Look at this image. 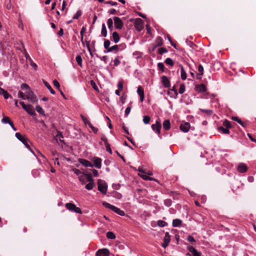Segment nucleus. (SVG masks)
<instances>
[{
	"label": "nucleus",
	"mask_w": 256,
	"mask_h": 256,
	"mask_svg": "<svg viewBox=\"0 0 256 256\" xmlns=\"http://www.w3.org/2000/svg\"><path fill=\"white\" fill-rule=\"evenodd\" d=\"M57 34L59 36H62L64 34V30L62 28H60V30L57 32Z\"/></svg>",
	"instance_id": "obj_64"
},
{
	"label": "nucleus",
	"mask_w": 256,
	"mask_h": 256,
	"mask_svg": "<svg viewBox=\"0 0 256 256\" xmlns=\"http://www.w3.org/2000/svg\"><path fill=\"white\" fill-rule=\"evenodd\" d=\"M2 122L4 123H8L9 124H10V122H12L10 120V118L8 116H4L3 118L2 119Z\"/></svg>",
	"instance_id": "obj_38"
},
{
	"label": "nucleus",
	"mask_w": 256,
	"mask_h": 256,
	"mask_svg": "<svg viewBox=\"0 0 256 256\" xmlns=\"http://www.w3.org/2000/svg\"><path fill=\"white\" fill-rule=\"evenodd\" d=\"M118 90H122L123 88V84L121 82H119L118 84Z\"/></svg>",
	"instance_id": "obj_63"
},
{
	"label": "nucleus",
	"mask_w": 256,
	"mask_h": 256,
	"mask_svg": "<svg viewBox=\"0 0 256 256\" xmlns=\"http://www.w3.org/2000/svg\"><path fill=\"white\" fill-rule=\"evenodd\" d=\"M21 88L24 90H26V92L30 90L29 86L26 84H22L21 85Z\"/></svg>",
	"instance_id": "obj_44"
},
{
	"label": "nucleus",
	"mask_w": 256,
	"mask_h": 256,
	"mask_svg": "<svg viewBox=\"0 0 256 256\" xmlns=\"http://www.w3.org/2000/svg\"><path fill=\"white\" fill-rule=\"evenodd\" d=\"M102 159L98 157H94L92 158V162H93L94 166L97 168H100L102 167Z\"/></svg>",
	"instance_id": "obj_8"
},
{
	"label": "nucleus",
	"mask_w": 256,
	"mask_h": 256,
	"mask_svg": "<svg viewBox=\"0 0 256 256\" xmlns=\"http://www.w3.org/2000/svg\"><path fill=\"white\" fill-rule=\"evenodd\" d=\"M196 90L198 92H205L206 90V88L204 84H200L196 86Z\"/></svg>",
	"instance_id": "obj_22"
},
{
	"label": "nucleus",
	"mask_w": 256,
	"mask_h": 256,
	"mask_svg": "<svg viewBox=\"0 0 256 256\" xmlns=\"http://www.w3.org/2000/svg\"><path fill=\"white\" fill-rule=\"evenodd\" d=\"M101 34L104 37H106L107 36V30L104 24H102Z\"/></svg>",
	"instance_id": "obj_30"
},
{
	"label": "nucleus",
	"mask_w": 256,
	"mask_h": 256,
	"mask_svg": "<svg viewBox=\"0 0 256 256\" xmlns=\"http://www.w3.org/2000/svg\"><path fill=\"white\" fill-rule=\"evenodd\" d=\"M187 240L190 242H195V240L192 236H188Z\"/></svg>",
	"instance_id": "obj_61"
},
{
	"label": "nucleus",
	"mask_w": 256,
	"mask_h": 256,
	"mask_svg": "<svg viewBox=\"0 0 256 256\" xmlns=\"http://www.w3.org/2000/svg\"><path fill=\"white\" fill-rule=\"evenodd\" d=\"M82 15V12L80 10H78L75 15L74 16V19H78Z\"/></svg>",
	"instance_id": "obj_53"
},
{
	"label": "nucleus",
	"mask_w": 256,
	"mask_h": 256,
	"mask_svg": "<svg viewBox=\"0 0 256 256\" xmlns=\"http://www.w3.org/2000/svg\"><path fill=\"white\" fill-rule=\"evenodd\" d=\"M88 125L95 134L97 133L98 129L94 127L90 122H88Z\"/></svg>",
	"instance_id": "obj_47"
},
{
	"label": "nucleus",
	"mask_w": 256,
	"mask_h": 256,
	"mask_svg": "<svg viewBox=\"0 0 256 256\" xmlns=\"http://www.w3.org/2000/svg\"><path fill=\"white\" fill-rule=\"evenodd\" d=\"M78 162L82 164V166H86V167H93L94 165L88 160L82 159V158H80L78 159Z\"/></svg>",
	"instance_id": "obj_12"
},
{
	"label": "nucleus",
	"mask_w": 256,
	"mask_h": 256,
	"mask_svg": "<svg viewBox=\"0 0 256 256\" xmlns=\"http://www.w3.org/2000/svg\"><path fill=\"white\" fill-rule=\"evenodd\" d=\"M96 256H108L109 250L106 248L99 250L96 252Z\"/></svg>",
	"instance_id": "obj_13"
},
{
	"label": "nucleus",
	"mask_w": 256,
	"mask_h": 256,
	"mask_svg": "<svg viewBox=\"0 0 256 256\" xmlns=\"http://www.w3.org/2000/svg\"><path fill=\"white\" fill-rule=\"evenodd\" d=\"M114 24L115 28L116 29L120 30L124 26V24L121 19L117 16H114Z\"/></svg>",
	"instance_id": "obj_7"
},
{
	"label": "nucleus",
	"mask_w": 256,
	"mask_h": 256,
	"mask_svg": "<svg viewBox=\"0 0 256 256\" xmlns=\"http://www.w3.org/2000/svg\"><path fill=\"white\" fill-rule=\"evenodd\" d=\"M161 124L160 120H157L155 124L152 125V128L154 131L156 132L158 134L160 133Z\"/></svg>",
	"instance_id": "obj_9"
},
{
	"label": "nucleus",
	"mask_w": 256,
	"mask_h": 256,
	"mask_svg": "<svg viewBox=\"0 0 256 256\" xmlns=\"http://www.w3.org/2000/svg\"><path fill=\"white\" fill-rule=\"evenodd\" d=\"M90 84H91L92 86V88L94 90H96V91L98 90V88L97 86L96 85V84L95 83V82L94 80L90 81Z\"/></svg>",
	"instance_id": "obj_49"
},
{
	"label": "nucleus",
	"mask_w": 256,
	"mask_h": 256,
	"mask_svg": "<svg viewBox=\"0 0 256 256\" xmlns=\"http://www.w3.org/2000/svg\"><path fill=\"white\" fill-rule=\"evenodd\" d=\"M15 136L18 140L21 141L30 150V146L28 144L30 141L28 138L22 136L20 132H16Z\"/></svg>",
	"instance_id": "obj_3"
},
{
	"label": "nucleus",
	"mask_w": 256,
	"mask_h": 256,
	"mask_svg": "<svg viewBox=\"0 0 256 256\" xmlns=\"http://www.w3.org/2000/svg\"><path fill=\"white\" fill-rule=\"evenodd\" d=\"M72 170L74 172V173L78 176V175L80 176V175L82 174V172H81L78 169L74 168Z\"/></svg>",
	"instance_id": "obj_56"
},
{
	"label": "nucleus",
	"mask_w": 256,
	"mask_h": 256,
	"mask_svg": "<svg viewBox=\"0 0 256 256\" xmlns=\"http://www.w3.org/2000/svg\"><path fill=\"white\" fill-rule=\"evenodd\" d=\"M112 210L121 216H124L125 215V212H124V211L121 210L120 209L118 208L115 206H114V208H113Z\"/></svg>",
	"instance_id": "obj_25"
},
{
	"label": "nucleus",
	"mask_w": 256,
	"mask_h": 256,
	"mask_svg": "<svg viewBox=\"0 0 256 256\" xmlns=\"http://www.w3.org/2000/svg\"><path fill=\"white\" fill-rule=\"evenodd\" d=\"M137 92L140 97V101L142 102L144 100V89L141 86L138 87Z\"/></svg>",
	"instance_id": "obj_16"
},
{
	"label": "nucleus",
	"mask_w": 256,
	"mask_h": 256,
	"mask_svg": "<svg viewBox=\"0 0 256 256\" xmlns=\"http://www.w3.org/2000/svg\"><path fill=\"white\" fill-rule=\"evenodd\" d=\"M150 118L149 116H145L143 118V122L145 124H149L150 122Z\"/></svg>",
	"instance_id": "obj_43"
},
{
	"label": "nucleus",
	"mask_w": 256,
	"mask_h": 256,
	"mask_svg": "<svg viewBox=\"0 0 256 256\" xmlns=\"http://www.w3.org/2000/svg\"><path fill=\"white\" fill-rule=\"evenodd\" d=\"M155 42L156 46H161L163 44L162 38L160 36H158L156 38Z\"/></svg>",
	"instance_id": "obj_29"
},
{
	"label": "nucleus",
	"mask_w": 256,
	"mask_h": 256,
	"mask_svg": "<svg viewBox=\"0 0 256 256\" xmlns=\"http://www.w3.org/2000/svg\"><path fill=\"white\" fill-rule=\"evenodd\" d=\"M52 126L54 129V130L52 132L54 140H56L59 145L62 146L63 144H64L65 143L64 142L62 133L57 130L54 124H52Z\"/></svg>",
	"instance_id": "obj_1"
},
{
	"label": "nucleus",
	"mask_w": 256,
	"mask_h": 256,
	"mask_svg": "<svg viewBox=\"0 0 256 256\" xmlns=\"http://www.w3.org/2000/svg\"><path fill=\"white\" fill-rule=\"evenodd\" d=\"M237 170L238 172L244 173L247 171L248 168L244 164L240 163L238 165Z\"/></svg>",
	"instance_id": "obj_18"
},
{
	"label": "nucleus",
	"mask_w": 256,
	"mask_h": 256,
	"mask_svg": "<svg viewBox=\"0 0 256 256\" xmlns=\"http://www.w3.org/2000/svg\"><path fill=\"white\" fill-rule=\"evenodd\" d=\"M66 208L71 212H74L76 213L81 214L82 213L80 208L76 207V206L70 202L66 203Z\"/></svg>",
	"instance_id": "obj_2"
},
{
	"label": "nucleus",
	"mask_w": 256,
	"mask_h": 256,
	"mask_svg": "<svg viewBox=\"0 0 256 256\" xmlns=\"http://www.w3.org/2000/svg\"><path fill=\"white\" fill-rule=\"evenodd\" d=\"M166 52H168V50L165 48H160L158 49V53L160 54H162Z\"/></svg>",
	"instance_id": "obj_50"
},
{
	"label": "nucleus",
	"mask_w": 256,
	"mask_h": 256,
	"mask_svg": "<svg viewBox=\"0 0 256 256\" xmlns=\"http://www.w3.org/2000/svg\"><path fill=\"white\" fill-rule=\"evenodd\" d=\"M158 68L162 71H164V65L163 64V63L162 62H159L158 64Z\"/></svg>",
	"instance_id": "obj_58"
},
{
	"label": "nucleus",
	"mask_w": 256,
	"mask_h": 256,
	"mask_svg": "<svg viewBox=\"0 0 256 256\" xmlns=\"http://www.w3.org/2000/svg\"><path fill=\"white\" fill-rule=\"evenodd\" d=\"M107 24L108 28L112 30L113 28V21L110 18H108L107 20Z\"/></svg>",
	"instance_id": "obj_32"
},
{
	"label": "nucleus",
	"mask_w": 256,
	"mask_h": 256,
	"mask_svg": "<svg viewBox=\"0 0 256 256\" xmlns=\"http://www.w3.org/2000/svg\"><path fill=\"white\" fill-rule=\"evenodd\" d=\"M164 202L165 205L166 206H170L172 204V200L169 199L166 200L164 201Z\"/></svg>",
	"instance_id": "obj_55"
},
{
	"label": "nucleus",
	"mask_w": 256,
	"mask_h": 256,
	"mask_svg": "<svg viewBox=\"0 0 256 256\" xmlns=\"http://www.w3.org/2000/svg\"><path fill=\"white\" fill-rule=\"evenodd\" d=\"M198 72H200V76H202L203 74L204 68H203V66L201 64H200L198 66Z\"/></svg>",
	"instance_id": "obj_52"
},
{
	"label": "nucleus",
	"mask_w": 256,
	"mask_h": 256,
	"mask_svg": "<svg viewBox=\"0 0 256 256\" xmlns=\"http://www.w3.org/2000/svg\"><path fill=\"white\" fill-rule=\"evenodd\" d=\"M180 77H181V78L182 80H185L186 78V77H187L186 73L185 72V70H184V68L182 64L180 65Z\"/></svg>",
	"instance_id": "obj_23"
},
{
	"label": "nucleus",
	"mask_w": 256,
	"mask_h": 256,
	"mask_svg": "<svg viewBox=\"0 0 256 256\" xmlns=\"http://www.w3.org/2000/svg\"><path fill=\"white\" fill-rule=\"evenodd\" d=\"M79 180L80 182L82 184H86V173H82V174L78 176Z\"/></svg>",
	"instance_id": "obj_24"
},
{
	"label": "nucleus",
	"mask_w": 256,
	"mask_h": 256,
	"mask_svg": "<svg viewBox=\"0 0 256 256\" xmlns=\"http://www.w3.org/2000/svg\"><path fill=\"white\" fill-rule=\"evenodd\" d=\"M86 181L88 182H94V180L92 178V176L91 174H86Z\"/></svg>",
	"instance_id": "obj_41"
},
{
	"label": "nucleus",
	"mask_w": 256,
	"mask_h": 256,
	"mask_svg": "<svg viewBox=\"0 0 256 256\" xmlns=\"http://www.w3.org/2000/svg\"><path fill=\"white\" fill-rule=\"evenodd\" d=\"M36 111L42 116H44V110L40 106H36Z\"/></svg>",
	"instance_id": "obj_33"
},
{
	"label": "nucleus",
	"mask_w": 256,
	"mask_h": 256,
	"mask_svg": "<svg viewBox=\"0 0 256 256\" xmlns=\"http://www.w3.org/2000/svg\"><path fill=\"white\" fill-rule=\"evenodd\" d=\"M223 125L226 128H231L232 126L230 123V122L228 120H225L223 122Z\"/></svg>",
	"instance_id": "obj_45"
},
{
	"label": "nucleus",
	"mask_w": 256,
	"mask_h": 256,
	"mask_svg": "<svg viewBox=\"0 0 256 256\" xmlns=\"http://www.w3.org/2000/svg\"><path fill=\"white\" fill-rule=\"evenodd\" d=\"M232 119L233 120L237 122L238 123H239L242 126H244L243 122L240 119H239L238 117H232Z\"/></svg>",
	"instance_id": "obj_48"
},
{
	"label": "nucleus",
	"mask_w": 256,
	"mask_h": 256,
	"mask_svg": "<svg viewBox=\"0 0 256 256\" xmlns=\"http://www.w3.org/2000/svg\"><path fill=\"white\" fill-rule=\"evenodd\" d=\"M131 106H128L126 110H125V116H128L130 112V110H131Z\"/></svg>",
	"instance_id": "obj_54"
},
{
	"label": "nucleus",
	"mask_w": 256,
	"mask_h": 256,
	"mask_svg": "<svg viewBox=\"0 0 256 256\" xmlns=\"http://www.w3.org/2000/svg\"><path fill=\"white\" fill-rule=\"evenodd\" d=\"M110 42L108 40H105L104 44V48L106 49L107 50H108V48H110Z\"/></svg>",
	"instance_id": "obj_36"
},
{
	"label": "nucleus",
	"mask_w": 256,
	"mask_h": 256,
	"mask_svg": "<svg viewBox=\"0 0 256 256\" xmlns=\"http://www.w3.org/2000/svg\"><path fill=\"white\" fill-rule=\"evenodd\" d=\"M94 186V182H88V184H86L85 187L88 190H91L93 188Z\"/></svg>",
	"instance_id": "obj_37"
},
{
	"label": "nucleus",
	"mask_w": 256,
	"mask_h": 256,
	"mask_svg": "<svg viewBox=\"0 0 256 256\" xmlns=\"http://www.w3.org/2000/svg\"><path fill=\"white\" fill-rule=\"evenodd\" d=\"M163 128L166 130H168L170 128V124L169 120H165L163 122Z\"/></svg>",
	"instance_id": "obj_26"
},
{
	"label": "nucleus",
	"mask_w": 256,
	"mask_h": 256,
	"mask_svg": "<svg viewBox=\"0 0 256 256\" xmlns=\"http://www.w3.org/2000/svg\"><path fill=\"white\" fill-rule=\"evenodd\" d=\"M135 28L138 32L141 31L144 28V22L140 18L136 20L134 23Z\"/></svg>",
	"instance_id": "obj_6"
},
{
	"label": "nucleus",
	"mask_w": 256,
	"mask_h": 256,
	"mask_svg": "<svg viewBox=\"0 0 256 256\" xmlns=\"http://www.w3.org/2000/svg\"><path fill=\"white\" fill-rule=\"evenodd\" d=\"M182 223V221L180 219H174L172 222V226L174 227L180 226Z\"/></svg>",
	"instance_id": "obj_27"
},
{
	"label": "nucleus",
	"mask_w": 256,
	"mask_h": 256,
	"mask_svg": "<svg viewBox=\"0 0 256 256\" xmlns=\"http://www.w3.org/2000/svg\"><path fill=\"white\" fill-rule=\"evenodd\" d=\"M170 90H171L172 92H174V95H175L176 97V96H178V94L177 90H176V86H174Z\"/></svg>",
	"instance_id": "obj_62"
},
{
	"label": "nucleus",
	"mask_w": 256,
	"mask_h": 256,
	"mask_svg": "<svg viewBox=\"0 0 256 256\" xmlns=\"http://www.w3.org/2000/svg\"><path fill=\"white\" fill-rule=\"evenodd\" d=\"M190 128V124L188 122L182 124L180 126V130L184 132H188Z\"/></svg>",
	"instance_id": "obj_15"
},
{
	"label": "nucleus",
	"mask_w": 256,
	"mask_h": 256,
	"mask_svg": "<svg viewBox=\"0 0 256 256\" xmlns=\"http://www.w3.org/2000/svg\"><path fill=\"white\" fill-rule=\"evenodd\" d=\"M188 249L190 252L192 253L193 256H201L202 255L200 252H198L197 250L192 246H188Z\"/></svg>",
	"instance_id": "obj_19"
},
{
	"label": "nucleus",
	"mask_w": 256,
	"mask_h": 256,
	"mask_svg": "<svg viewBox=\"0 0 256 256\" xmlns=\"http://www.w3.org/2000/svg\"><path fill=\"white\" fill-rule=\"evenodd\" d=\"M218 130L220 132H222L224 134H228L230 133V130L228 128H224L222 126H220L218 128Z\"/></svg>",
	"instance_id": "obj_28"
},
{
	"label": "nucleus",
	"mask_w": 256,
	"mask_h": 256,
	"mask_svg": "<svg viewBox=\"0 0 256 256\" xmlns=\"http://www.w3.org/2000/svg\"><path fill=\"white\" fill-rule=\"evenodd\" d=\"M106 150L108 152H110V154H112V150L110 148V145L108 144H106Z\"/></svg>",
	"instance_id": "obj_60"
},
{
	"label": "nucleus",
	"mask_w": 256,
	"mask_h": 256,
	"mask_svg": "<svg viewBox=\"0 0 256 256\" xmlns=\"http://www.w3.org/2000/svg\"><path fill=\"white\" fill-rule=\"evenodd\" d=\"M24 110L32 116L36 114L34 108L32 105L28 104L26 107V110Z\"/></svg>",
	"instance_id": "obj_20"
},
{
	"label": "nucleus",
	"mask_w": 256,
	"mask_h": 256,
	"mask_svg": "<svg viewBox=\"0 0 256 256\" xmlns=\"http://www.w3.org/2000/svg\"><path fill=\"white\" fill-rule=\"evenodd\" d=\"M76 62L78 66H80L81 68L82 67V58L80 55H78L76 58Z\"/></svg>",
	"instance_id": "obj_31"
},
{
	"label": "nucleus",
	"mask_w": 256,
	"mask_h": 256,
	"mask_svg": "<svg viewBox=\"0 0 256 256\" xmlns=\"http://www.w3.org/2000/svg\"><path fill=\"white\" fill-rule=\"evenodd\" d=\"M26 98L30 100L32 102L34 103L37 102V98L32 91L28 90V91H26Z\"/></svg>",
	"instance_id": "obj_5"
},
{
	"label": "nucleus",
	"mask_w": 256,
	"mask_h": 256,
	"mask_svg": "<svg viewBox=\"0 0 256 256\" xmlns=\"http://www.w3.org/2000/svg\"><path fill=\"white\" fill-rule=\"evenodd\" d=\"M166 222L162 220H159L158 221V225L160 227H164L166 226Z\"/></svg>",
	"instance_id": "obj_46"
},
{
	"label": "nucleus",
	"mask_w": 256,
	"mask_h": 256,
	"mask_svg": "<svg viewBox=\"0 0 256 256\" xmlns=\"http://www.w3.org/2000/svg\"><path fill=\"white\" fill-rule=\"evenodd\" d=\"M106 236L108 238L114 240L116 238L115 234L111 232H108L106 234Z\"/></svg>",
	"instance_id": "obj_34"
},
{
	"label": "nucleus",
	"mask_w": 256,
	"mask_h": 256,
	"mask_svg": "<svg viewBox=\"0 0 256 256\" xmlns=\"http://www.w3.org/2000/svg\"><path fill=\"white\" fill-rule=\"evenodd\" d=\"M139 176L144 180H152V178L146 174H139Z\"/></svg>",
	"instance_id": "obj_51"
},
{
	"label": "nucleus",
	"mask_w": 256,
	"mask_h": 256,
	"mask_svg": "<svg viewBox=\"0 0 256 256\" xmlns=\"http://www.w3.org/2000/svg\"><path fill=\"white\" fill-rule=\"evenodd\" d=\"M98 190L102 194H106L107 192V185L102 180H98Z\"/></svg>",
	"instance_id": "obj_4"
},
{
	"label": "nucleus",
	"mask_w": 256,
	"mask_h": 256,
	"mask_svg": "<svg viewBox=\"0 0 256 256\" xmlns=\"http://www.w3.org/2000/svg\"><path fill=\"white\" fill-rule=\"evenodd\" d=\"M120 45H114L110 48L107 50L108 52H114L115 54L118 52L120 50Z\"/></svg>",
	"instance_id": "obj_21"
},
{
	"label": "nucleus",
	"mask_w": 256,
	"mask_h": 256,
	"mask_svg": "<svg viewBox=\"0 0 256 256\" xmlns=\"http://www.w3.org/2000/svg\"><path fill=\"white\" fill-rule=\"evenodd\" d=\"M24 54L27 61H28L30 65L32 66L35 70L37 68V65L34 62L32 59L30 58L28 54L27 53L26 50H24Z\"/></svg>",
	"instance_id": "obj_11"
},
{
	"label": "nucleus",
	"mask_w": 256,
	"mask_h": 256,
	"mask_svg": "<svg viewBox=\"0 0 256 256\" xmlns=\"http://www.w3.org/2000/svg\"><path fill=\"white\" fill-rule=\"evenodd\" d=\"M185 91V85L184 84H182L180 85L178 92L180 94H183Z\"/></svg>",
	"instance_id": "obj_40"
},
{
	"label": "nucleus",
	"mask_w": 256,
	"mask_h": 256,
	"mask_svg": "<svg viewBox=\"0 0 256 256\" xmlns=\"http://www.w3.org/2000/svg\"><path fill=\"white\" fill-rule=\"evenodd\" d=\"M18 96L19 98H22L23 100H25L26 99V98H25V96L24 95V94L22 92H21V91H20L18 92Z\"/></svg>",
	"instance_id": "obj_59"
},
{
	"label": "nucleus",
	"mask_w": 256,
	"mask_h": 256,
	"mask_svg": "<svg viewBox=\"0 0 256 256\" xmlns=\"http://www.w3.org/2000/svg\"><path fill=\"white\" fill-rule=\"evenodd\" d=\"M170 241V237L168 232H166L165 233V236L164 238V242L162 244V246L166 248V247L168 246V244Z\"/></svg>",
	"instance_id": "obj_10"
},
{
	"label": "nucleus",
	"mask_w": 256,
	"mask_h": 256,
	"mask_svg": "<svg viewBox=\"0 0 256 256\" xmlns=\"http://www.w3.org/2000/svg\"><path fill=\"white\" fill-rule=\"evenodd\" d=\"M120 40L119 34L116 32H114L110 36V40L113 41L114 43H118Z\"/></svg>",
	"instance_id": "obj_14"
},
{
	"label": "nucleus",
	"mask_w": 256,
	"mask_h": 256,
	"mask_svg": "<svg viewBox=\"0 0 256 256\" xmlns=\"http://www.w3.org/2000/svg\"><path fill=\"white\" fill-rule=\"evenodd\" d=\"M122 58V56H117L116 57L114 60V65L116 66H118L120 64V58Z\"/></svg>",
	"instance_id": "obj_35"
},
{
	"label": "nucleus",
	"mask_w": 256,
	"mask_h": 256,
	"mask_svg": "<svg viewBox=\"0 0 256 256\" xmlns=\"http://www.w3.org/2000/svg\"><path fill=\"white\" fill-rule=\"evenodd\" d=\"M165 62L166 64L170 66H173L174 64L173 60L170 58H167L165 60Z\"/></svg>",
	"instance_id": "obj_39"
},
{
	"label": "nucleus",
	"mask_w": 256,
	"mask_h": 256,
	"mask_svg": "<svg viewBox=\"0 0 256 256\" xmlns=\"http://www.w3.org/2000/svg\"><path fill=\"white\" fill-rule=\"evenodd\" d=\"M53 83H54V85L58 90H60V84L59 82H58V81H57L56 80H54V82H53Z\"/></svg>",
	"instance_id": "obj_57"
},
{
	"label": "nucleus",
	"mask_w": 256,
	"mask_h": 256,
	"mask_svg": "<svg viewBox=\"0 0 256 256\" xmlns=\"http://www.w3.org/2000/svg\"><path fill=\"white\" fill-rule=\"evenodd\" d=\"M162 85L164 88H169L170 86V82L168 78L165 76H164L162 78Z\"/></svg>",
	"instance_id": "obj_17"
},
{
	"label": "nucleus",
	"mask_w": 256,
	"mask_h": 256,
	"mask_svg": "<svg viewBox=\"0 0 256 256\" xmlns=\"http://www.w3.org/2000/svg\"><path fill=\"white\" fill-rule=\"evenodd\" d=\"M102 205L106 208H110V210H113V208H114V206H112V205H111L110 204L108 203V202H104L102 203Z\"/></svg>",
	"instance_id": "obj_42"
}]
</instances>
